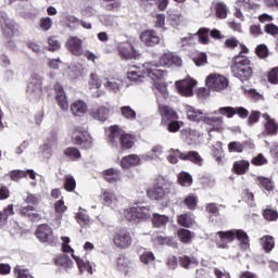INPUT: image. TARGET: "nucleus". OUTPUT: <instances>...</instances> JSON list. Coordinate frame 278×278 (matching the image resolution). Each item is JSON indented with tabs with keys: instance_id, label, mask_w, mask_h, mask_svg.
<instances>
[{
	"instance_id": "obj_1",
	"label": "nucleus",
	"mask_w": 278,
	"mask_h": 278,
	"mask_svg": "<svg viewBox=\"0 0 278 278\" xmlns=\"http://www.w3.org/2000/svg\"><path fill=\"white\" fill-rule=\"evenodd\" d=\"M217 236L219 238L217 242L219 249H229V242H233L236 239L240 242V247L243 251L249 249V235L242 229L218 231Z\"/></svg>"
},
{
	"instance_id": "obj_2",
	"label": "nucleus",
	"mask_w": 278,
	"mask_h": 278,
	"mask_svg": "<svg viewBox=\"0 0 278 278\" xmlns=\"http://www.w3.org/2000/svg\"><path fill=\"white\" fill-rule=\"evenodd\" d=\"M148 77L151 79L153 88L161 93L164 99H168V87L166 86V77L168 72L160 68H148Z\"/></svg>"
},
{
	"instance_id": "obj_3",
	"label": "nucleus",
	"mask_w": 278,
	"mask_h": 278,
	"mask_svg": "<svg viewBox=\"0 0 278 278\" xmlns=\"http://www.w3.org/2000/svg\"><path fill=\"white\" fill-rule=\"evenodd\" d=\"M231 73L233 77L240 79V81H248L253 75V70L251 68V61L244 55H238L235 58V63L231 66Z\"/></svg>"
},
{
	"instance_id": "obj_4",
	"label": "nucleus",
	"mask_w": 278,
	"mask_h": 278,
	"mask_svg": "<svg viewBox=\"0 0 278 278\" xmlns=\"http://www.w3.org/2000/svg\"><path fill=\"white\" fill-rule=\"evenodd\" d=\"M26 94L29 101L36 102L42 99V76L40 74H31L28 79Z\"/></svg>"
},
{
	"instance_id": "obj_5",
	"label": "nucleus",
	"mask_w": 278,
	"mask_h": 278,
	"mask_svg": "<svg viewBox=\"0 0 278 278\" xmlns=\"http://www.w3.org/2000/svg\"><path fill=\"white\" fill-rule=\"evenodd\" d=\"M113 244L116 249L125 251L131 247L134 239L127 229H117L113 233Z\"/></svg>"
},
{
	"instance_id": "obj_6",
	"label": "nucleus",
	"mask_w": 278,
	"mask_h": 278,
	"mask_svg": "<svg viewBox=\"0 0 278 278\" xmlns=\"http://www.w3.org/2000/svg\"><path fill=\"white\" fill-rule=\"evenodd\" d=\"M150 64L152 68H157V66H163L165 68H170V66H181V58L174 52L167 51L160 56L159 61H153Z\"/></svg>"
},
{
	"instance_id": "obj_7",
	"label": "nucleus",
	"mask_w": 278,
	"mask_h": 278,
	"mask_svg": "<svg viewBox=\"0 0 278 278\" xmlns=\"http://www.w3.org/2000/svg\"><path fill=\"white\" fill-rule=\"evenodd\" d=\"M149 68L155 67H153L151 63H146L141 67L136 65L130 66L127 72L129 81H132V84H141V81H144V75L149 76Z\"/></svg>"
},
{
	"instance_id": "obj_8",
	"label": "nucleus",
	"mask_w": 278,
	"mask_h": 278,
	"mask_svg": "<svg viewBox=\"0 0 278 278\" xmlns=\"http://www.w3.org/2000/svg\"><path fill=\"white\" fill-rule=\"evenodd\" d=\"M72 139L75 144H78L81 149H92V137L79 126L73 129Z\"/></svg>"
},
{
	"instance_id": "obj_9",
	"label": "nucleus",
	"mask_w": 278,
	"mask_h": 278,
	"mask_svg": "<svg viewBox=\"0 0 278 278\" xmlns=\"http://www.w3.org/2000/svg\"><path fill=\"white\" fill-rule=\"evenodd\" d=\"M205 84L210 90L223 92V90H227L229 80L220 74H211L206 77Z\"/></svg>"
},
{
	"instance_id": "obj_10",
	"label": "nucleus",
	"mask_w": 278,
	"mask_h": 278,
	"mask_svg": "<svg viewBox=\"0 0 278 278\" xmlns=\"http://www.w3.org/2000/svg\"><path fill=\"white\" fill-rule=\"evenodd\" d=\"M35 236L42 243L55 244L58 242V238L53 236V229L47 224L39 225Z\"/></svg>"
},
{
	"instance_id": "obj_11",
	"label": "nucleus",
	"mask_w": 278,
	"mask_h": 278,
	"mask_svg": "<svg viewBox=\"0 0 278 278\" xmlns=\"http://www.w3.org/2000/svg\"><path fill=\"white\" fill-rule=\"evenodd\" d=\"M117 51L122 60H138L140 58V52L130 42L118 43Z\"/></svg>"
},
{
	"instance_id": "obj_12",
	"label": "nucleus",
	"mask_w": 278,
	"mask_h": 278,
	"mask_svg": "<svg viewBox=\"0 0 278 278\" xmlns=\"http://www.w3.org/2000/svg\"><path fill=\"white\" fill-rule=\"evenodd\" d=\"M210 29L208 28H200L197 34H189L187 37H182L180 39V47H188V45H192V40L194 38V36L199 37V41L202 45H207V42H210Z\"/></svg>"
},
{
	"instance_id": "obj_13",
	"label": "nucleus",
	"mask_w": 278,
	"mask_h": 278,
	"mask_svg": "<svg viewBox=\"0 0 278 278\" xmlns=\"http://www.w3.org/2000/svg\"><path fill=\"white\" fill-rule=\"evenodd\" d=\"M197 86V80L192 78H186L180 81H176V88L182 97H192L194 94V87Z\"/></svg>"
},
{
	"instance_id": "obj_14",
	"label": "nucleus",
	"mask_w": 278,
	"mask_h": 278,
	"mask_svg": "<svg viewBox=\"0 0 278 278\" xmlns=\"http://www.w3.org/2000/svg\"><path fill=\"white\" fill-rule=\"evenodd\" d=\"M262 116L265 121L264 123L265 130L258 135V138H264L266 136H277V131H278L277 122L270 118V115H268V113H265Z\"/></svg>"
},
{
	"instance_id": "obj_15",
	"label": "nucleus",
	"mask_w": 278,
	"mask_h": 278,
	"mask_svg": "<svg viewBox=\"0 0 278 278\" xmlns=\"http://www.w3.org/2000/svg\"><path fill=\"white\" fill-rule=\"evenodd\" d=\"M139 38L146 47H155V45H160L162 40L153 29L143 30Z\"/></svg>"
},
{
	"instance_id": "obj_16",
	"label": "nucleus",
	"mask_w": 278,
	"mask_h": 278,
	"mask_svg": "<svg viewBox=\"0 0 278 278\" xmlns=\"http://www.w3.org/2000/svg\"><path fill=\"white\" fill-rule=\"evenodd\" d=\"M101 201L103 205H106L112 210H116V207H118V198L112 190H104L101 194Z\"/></svg>"
},
{
	"instance_id": "obj_17",
	"label": "nucleus",
	"mask_w": 278,
	"mask_h": 278,
	"mask_svg": "<svg viewBox=\"0 0 278 278\" xmlns=\"http://www.w3.org/2000/svg\"><path fill=\"white\" fill-rule=\"evenodd\" d=\"M54 90L56 93L58 105L63 112H68V99L66 98V92H64V88L62 87V85L55 84Z\"/></svg>"
},
{
	"instance_id": "obj_18",
	"label": "nucleus",
	"mask_w": 278,
	"mask_h": 278,
	"mask_svg": "<svg viewBox=\"0 0 278 278\" xmlns=\"http://www.w3.org/2000/svg\"><path fill=\"white\" fill-rule=\"evenodd\" d=\"M186 113L188 121H192V123H204L207 114L194 106H187Z\"/></svg>"
},
{
	"instance_id": "obj_19",
	"label": "nucleus",
	"mask_w": 278,
	"mask_h": 278,
	"mask_svg": "<svg viewBox=\"0 0 278 278\" xmlns=\"http://www.w3.org/2000/svg\"><path fill=\"white\" fill-rule=\"evenodd\" d=\"M81 39L79 37L72 36L66 41V49L67 51H71L73 55H81L83 49H81Z\"/></svg>"
},
{
	"instance_id": "obj_20",
	"label": "nucleus",
	"mask_w": 278,
	"mask_h": 278,
	"mask_svg": "<svg viewBox=\"0 0 278 278\" xmlns=\"http://www.w3.org/2000/svg\"><path fill=\"white\" fill-rule=\"evenodd\" d=\"M102 175L109 184H118V181L123 180V175L121 174V169L117 168H109L102 172Z\"/></svg>"
},
{
	"instance_id": "obj_21",
	"label": "nucleus",
	"mask_w": 278,
	"mask_h": 278,
	"mask_svg": "<svg viewBox=\"0 0 278 278\" xmlns=\"http://www.w3.org/2000/svg\"><path fill=\"white\" fill-rule=\"evenodd\" d=\"M0 25L4 34L12 36V33L14 31V21L10 20L8 13L3 11H0Z\"/></svg>"
},
{
	"instance_id": "obj_22",
	"label": "nucleus",
	"mask_w": 278,
	"mask_h": 278,
	"mask_svg": "<svg viewBox=\"0 0 278 278\" xmlns=\"http://www.w3.org/2000/svg\"><path fill=\"white\" fill-rule=\"evenodd\" d=\"M121 166L124 170L134 168V166H140V156H138V154L123 156L121 160Z\"/></svg>"
},
{
	"instance_id": "obj_23",
	"label": "nucleus",
	"mask_w": 278,
	"mask_h": 278,
	"mask_svg": "<svg viewBox=\"0 0 278 278\" xmlns=\"http://www.w3.org/2000/svg\"><path fill=\"white\" fill-rule=\"evenodd\" d=\"M90 116L94 118V121H100V123H105V121L110 118V108L99 106L98 109H93L90 111Z\"/></svg>"
},
{
	"instance_id": "obj_24",
	"label": "nucleus",
	"mask_w": 278,
	"mask_h": 278,
	"mask_svg": "<svg viewBox=\"0 0 278 278\" xmlns=\"http://www.w3.org/2000/svg\"><path fill=\"white\" fill-rule=\"evenodd\" d=\"M71 112L73 116H84L88 114V104L84 100H76L71 104Z\"/></svg>"
},
{
	"instance_id": "obj_25",
	"label": "nucleus",
	"mask_w": 278,
	"mask_h": 278,
	"mask_svg": "<svg viewBox=\"0 0 278 278\" xmlns=\"http://www.w3.org/2000/svg\"><path fill=\"white\" fill-rule=\"evenodd\" d=\"M157 103L160 102V98H156ZM159 112L162 118H166V121H175L177 119V112L173 110L170 106L162 105L159 103Z\"/></svg>"
},
{
	"instance_id": "obj_26",
	"label": "nucleus",
	"mask_w": 278,
	"mask_h": 278,
	"mask_svg": "<svg viewBox=\"0 0 278 278\" xmlns=\"http://www.w3.org/2000/svg\"><path fill=\"white\" fill-rule=\"evenodd\" d=\"M36 212V207L28 205V206H22L20 208V213L22 214V216H26L27 218H29L30 220L34 222H38V220H42V215H40L39 213H34Z\"/></svg>"
},
{
	"instance_id": "obj_27",
	"label": "nucleus",
	"mask_w": 278,
	"mask_h": 278,
	"mask_svg": "<svg viewBox=\"0 0 278 278\" xmlns=\"http://www.w3.org/2000/svg\"><path fill=\"white\" fill-rule=\"evenodd\" d=\"M104 88H106L109 92H114L116 94L117 92H121V89L123 88V80L119 78H108L104 83Z\"/></svg>"
},
{
	"instance_id": "obj_28",
	"label": "nucleus",
	"mask_w": 278,
	"mask_h": 278,
	"mask_svg": "<svg viewBox=\"0 0 278 278\" xmlns=\"http://www.w3.org/2000/svg\"><path fill=\"white\" fill-rule=\"evenodd\" d=\"M152 240L154 242V244H166L167 247H172V249H177L178 243L177 240H175L173 237H164V236H153Z\"/></svg>"
},
{
	"instance_id": "obj_29",
	"label": "nucleus",
	"mask_w": 278,
	"mask_h": 278,
	"mask_svg": "<svg viewBox=\"0 0 278 278\" xmlns=\"http://www.w3.org/2000/svg\"><path fill=\"white\" fill-rule=\"evenodd\" d=\"M169 193L170 192L162 189L156 185L147 191L149 199H154V201H162V199H164L166 194H169Z\"/></svg>"
},
{
	"instance_id": "obj_30",
	"label": "nucleus",
	"mask_w": 278,
	"mask_h": 278,
	"mask_svg": "<svg viewBox=\"0 0 278 278\" xmlns=\"http://www.w3.org/2000/svg\"><path fill=\"white\" fill-rule=\"evenodd\" d=\"M27 175L29 176L30 179L35 181L36 172H34V169H27L26 172L21 169L13 170L11 173V179L12 181H18L20 179H23V177H26Z\"/></svg>"
},
{
	"instance_id": "obj_31",
	"label": "nucleus",
	"mask_w": 278,
	"mask_h": 278,
	"mask_svg": "<svg viewBox=\"0 0 278 278\" xmlns=\"http://www.w3.org/2000/svg\"><path fill=\"white\" fill-rule=\"evenodd\" d=\"M121 136H123V132H121V128H118V126L110 127L109 142L112 144V147H118Z\"/></svg>"
},
{
	"instance_id": "obj_32",
	"label": "nucleus",
	"mask_w": 278,
	"mask_h": 278,
	"mask_svg": "<svg viewBox=\"0 0 278 278\" xmlns=\"http://www.w3.org/2000/svg\"><path fill=\"white\" fill-rule=\"evenodd\" d=\"M162 153H164V148H162V146H154L150 152L141 155V160H144V162H151V160H157Z\"/></svg>"
},
{
	"instance_id": "obj_33",
	"label": "nucleus",
	"mask_w": 278,
	"mask_h": 278,
	"mask_svg": "<svg viewBox=\"0 0 278 278\" xmlns=\"http://www.w3.org/2000/svg\"><path fill=\"white\" fill-rule=\"evenodd\" d=\"M181 160H188L189 162H192L198 166H201L203 164V157H201V155L197 151H189L187 153H182Z\"/></svg>"
},
{
	"instance_id": "obj_34",
	"label": "nucleus",
	"mask_w": 278,
	"mask_h": 278,
	"mask_svg": "<svg viewBox=\"0 0 278 278\" xmlns=\"http://www.w3.org/2000/svg\"><path fill=\"white\" fill-rule=\"evenodd\" d=\"M168 223H170V218L168 216L157 214V213L153 214V218H152L153 227H156V228L166 227Z\"/></svg>"
},
{
	"instance_id": "obj_35",
	"label": "nucleus",
	"mask_w": 278,
	"mask_h": 278,
	"mask_svg": "<svg viewBox=\"0 0 278 278\" xmlns=\"http://www.w3.org/2000/svg\"><path fill=\"white\" fill-rule=\"evenodd\" d=\"M73 258L75 260L80 273H89V275H92V264H90L89 261H84L79 256L75 255H73Z\"/></svg>"
},
{
	"instance_id": "obj_36",
	"label": "nucleus",
	"mask_w": 278,
	"mask_h": 278,
	"mask_svg": "<svg viewBox=\"0 0 278 278\" xmlns=\"http://www.w3.org/2000/svg\"><path fill=\"white\" fill-rule=\"evenodd\" d=\"M56 266H61L62 268H65V270H71L73 268V261L68 255L61 254L55 258Z\"/></svg>"
},
{
	"instance_id": "obj_37",
	"label": "nucleus",
	"mask_w": 278,
	"mask_h": 278,
	"mask_svg": "<svg viewBox=\"0 0 278 278\" xmlns=\"http://www.w3.org/2000/svg\"><path fill=\"white\" fill-rule=\"evenodd\" d=\"M204 124L214 127V129H220V127H223V116L210 117V114L206 113Z\"/></svg>"
},
{
	"instance_id": "obj_38",
	"label": "nucleus",
	"mask_w": 278,
	"mask_h": 278,
	"mask_svg": "<svg viewBox=\"0 0 278 278\" xmlns=\"http://www.w3.org/2000/svg\"><path fill=\"white\" fill-rule=\"evenodd\" d=\"M262 248L266 253H270L275 249V238L271 236H264L261 238Z\"/></svg>"
},
{
	"instance_id": "obj_39",
	"label": "nucleus",
	"mask_w": 278,
	"mask_h": 278,
	"mask_svg": "<svg viewBox=\"0 0 278 278\" xmlns=\"http://www.w3.org/2000/svg\"><path fill=\"white\" fill-rule=\"evenodd\" d=\"M156 186L165 190V192H170V189L173 188V181H170V179L167 177L159 176L156 178Z\"/></svg>"
},
{
	"instance_id": "obj_40",
	"label": "nucleus",
	"mask_w": 278,
	"mask_h": 278,
	"mask_svg": "<svg viewBox=\"0 0 278 278\" xmlns=\"http://www.w3.org/2000/svg\"><path fill=\"white\" fill-rule=\"evenodd\" d=\"M134 136L129 135V134H122L121 138H119V143L122 149H131V147H134Z\"/></svg>"
},
{
	"instance_id": "obj_41",
	"label": "nucleus",
	"mask_w": 278,
	"mask_h": 278,
	"mask_svg": "<svg viewBox=\"0 0 278 278\" xmlns=\"http://www.w3.org/2000/svg\"><path fill=\"white\" fill-rule=\"evenodd\" d=\"M215 12L217 18H227V14H229V9L227 4L223 2L215 3Z\"/></svg>"
},
{
	"instance_id": "obj_42",
	"label": "nucleus",
	"mask_w": 278,
	"mask_h": 278,
	"mask_svg": "<svg viewBox=\"0 0 278 278\" xmlns=\"http://www.w3.org/2000/svg\"><path fill=\"white\" fill-rule=\"evenodd\" d=\"M178 224L181 225V227H192V225H194V216L188 213L179 215Z\"/></svg>"
},
{
	"instance_id": "obj_43",
	"label": "nucleus",
	"mask_w": 278,
	"mask_h": 278,
	"mask_svg": "<svg viewBox=\"0 0 278 278\" xmlns=\"http://www.w3.org/2000/svg\"><path fill=\"white\" fill-rule=\"evenodd\" d=\"M250 163L249 161H237L233 164V170L237 175H244L249 170Z\"/></svg>"
},
{
	"instance_id": "obj_44",
	"label": "nucleus",
	"mask_w": 278,
	"mask_h": 278,
	"mask_svg": "<svg viewBox=\"0 0 278 278\" xmlns=\"http://www.w3.org/2000/svg\"><path fill=\"white\" fill-rule=\"evenodd\" d=\"M178 184L185 188H190L192 186V176L189 173L181 172L178 174Z\"/></svg>"
},
{
	"instance_id": "obj_45",
	"label": "nucleus",
	"mask_w": 278,
	"mask_h": 278,
	"mask_svg": "<svg viewBox=\"0 0 278 278\" xmlns=\"http://www.w3.org/2000/svg\"><path fill=\"white\" fill-rule=\"evenodd\" d=\"M76 220L80 227H90L91 225L90 216L86 212H78L76 214Z\"/></svg>"
},
{
	"instance_id": "obj_46",
	"label": "nucleus",
	"mask_w": 278,
	"mask_h": 278,
	"mask_svg": "<svg viewBox=\"0 0 278 278\" xmlns=\"http://www.w3.org/2000/svg\"><path fill=\"white\" fill-rule=\"evenodd\" d=\"M211 114H222V116H226L227 118H233L236 115V109L231 106H223L217 111H213Z\"/></svg>"
},
{
	"instance_id": "obj_47",
	"label": "nucleus",
	"mask_w": 278,
	"mask_h": 278,
	"mask_svg": "<svg viewBox=\"0 0 278 278\" xmlns=\"http://www.w3.org/2000/svg\"><path fill=\"white\" fill-rule=\"evenodd\" d=\"M212 155L218 164L223 162V143L220 141H217L216 144L213 146Z\"/></svg>"
},
{
	"instance_id": "obj_48",
	"label": "nucleus",
	"mask_w": 278,
	"mask_h": 278,
	"mask_svg": "<svg viewBox=\"0 0 278 278\" xmlns=\"http://www.w3.org/2000/svg\"><path fill=\"white\" fill-rule=\"evenodd\" d=\"M181 136L187 140V142H194L199 137V131H197V129L187 128L181 131Z\"/></svg>"
},
{
	"instance_id": "obj_49",
	"label": "nucleus",
	"mask_w": 278,
	"mask_h": 278,
	"mask_svg": "<svg viewBox=\"0 0 278 278\" xmlns=\"http://www.w3.org/2000/svg\"><path fill=\"white\" fill-rule=\"evenodd\" d=\"M181 155H184V152L179 151V149H170L168 151L167 162H169V164H177L179 159L181 160Z\"/></svg>"
},
{
	"instance_id": "obj_50",
	"label": "nucleus",
	"mask_w": 278,
	"mask_h": 278,
	"mask_svg": "<svg viewBox=\"0 0 278 278\" xmlns=\"http://www.w3.org/2000/svg\"><path fill=\"white\" fill-rule=\"evenodd\" d=\"M101 78H99L97 74L91 73L88 81L90 90H99V88H101Z\"/></svg>"
},
{
	"instance_id": "obj_51",
	"label": "nucleus",
	"mask_w": 278,
	"mask_h": 278,
	"mask_svg": "<svg viewBox=\"0 0 278 278\" xmlns=\"http://www.w3.org/2000/svg\"><path fill=\"white\" fill-rule=\"evenodd\" d=\"M136 210L139 220H147V218H151V208L148 206H136Z\"/></svg>"
},
{
	"instance_id": "obj_52",
	"label": "nucleus",
	"mask_w": 278,
	"mask_h": 278,
	"mask_svg": "<svg viewBox=\"0 0 278 278\" xmlns=\"http://www.w3.org/2000/svg\"><path fill=\"white\" fill-rule=\"evenodd\" d=\"M181 13L177 11H168V21L172 23L174 27H177L178 25H181Z\"/></svg>"
},
{
	"instance_id": "obj_53",
	"label": "nucleus",
	"mask_w": 278,
	"mask_h": 278,
	"mask_svg": "<svg viewBox=\"0 0 278 278\" xmlns=\"http://www.w3.org/2000/svg\"><path fill=\"white\" fill-rule=\"evenodd\" d=\"M124 216H125L126 220H129V223H136L139 220L136 206L125 210Z\"/></svg>"
},
{
	"instance_id": "obj_54",
	"label": "nucleus",
	"mask_w": 278,
	"mask_h": 278,
	"mask_svg": "<svg viewBox=\"0 0 278 278\" xmlns=\"http://www.w3.org/2000/svg\"><path fill=\"white\" fill-rule=\"evenodd\" d=\"M178 238L180 242H184V244H190V242H192V232L188 229H179Z\"/></svg>"
},
{
	"instance_id": "obj_55",
	"label": "nucleus",
	"mask_w": 278,
	"mask_h": 278,
	"mask_svg": "<svg viewBox=\"0 0 278 278\" xmlns=\"http://www.w3.org/2000/svg\"><path fill=\"white\" fill-rule=\"evenodd\" d=\"M121 114L127 121H136V111L131 106H122Z\"/></svg>"
},
{
	"instance_id": "obj_56",
	"label": "nucleus",
	"mask_w": 278,
	"mask_h": 278,
	"mask_svg": "<svg viewBox=\"0 0 278 278\" xmlns=\"http://www.w3.org/2000/svg\"><path fill=\"white\" fill-rule=\"evenodd\" d=\"M184 203L186 207H188V210H195L197 203H199V199L197 198V195L190 193L185 198Z\"/></svg>"
},
{
	"instance_id": "obj_57",
	"label": "nucleus",
	"mask_w": 278,
	"mask_h": 278,
	"mask_svg": "<svg viewBox=\"0 0 278 278\" xmlns=\"http://www.w3.org/2000/svg\"><path fill=\"white\" fill-rule=\"evenodd\" d=\"M66 21H67L66 26L68 27V29H71V31H75V29H79L80 20L78 17H76L75 15H68L66 17Z\"/></svg>"
},
{
	"instance_id": "obj_58",
	"label": "nucleus",
	"mask_w": 278,
	"mask_h": 278,
	"mask_svg": "<svg viewBox=\"0 0 278 278\" xmlns=\"http://www.w3.org/2000/svg\"><path fill=\"white\" fill-rule=\"evenodd\" d=\"M76 186H77V182L75 181V177H73L72 175H66L65 184H64L65 190L67 192H73L75 191Z\"/></svg>"
},
{
	"instance_id": "obj_59",
	"label": "nucleus",
	"mask_w": 278,
	"mask_h": 278,
	"mask_svg": "<svg viewBox=\"0 0 278 278\" xmlns=\"http://www.w3.org/2000/svg\"><path fill=\"white\" fill-rule=\"evenodd\" d=\"M64 155L70 157V160H79L81 157V152L77 148H67L64 150Z\"/></svg>"
},
{
	"instance_id": "obj_60",
	"label": "nucleus",
	"mask_w": 278,
	"mask_h": 278,
	"mask_svg": "<svg viewBox=\"0 0 278 278\" xmlns=\"http://www.w3.org/2000/svg\"><path fill=\"white\" fill-rule=\"evenodd\" d=\"M257 181L261 188H263L267 192H270V190H273V180H270V178L260 176L257 177Z\"/></svg>"
},
{
	"instance_id": "obj_61",
	"label": "nucleus",
	"mask_w": 278,
	"mask_h": 278,
	"mask_svg": "<svg viewBox=\"0 0 278 278\" xmlns=\"http://www.w3.org/2000/svg\"><path fill=\"white\" fill-rule=\"evenodd\" d=\"M180 265L182 268H190V266H198L199 261L197 258H190L188 256L180 257Z\"/></svg>"
},
{
	"instance_id": "obj_62",
	"label": "nucleus",
	"mask_w": 278,
	"mask_h": 278,
	"mask_svg": "<svg viewBox=\"0 0 278 278\" xmlns=\"http://www.w3.org/2000/svg\"><path fill=\"white\" fill-rule=\"evenodd\" d=\"M117 268L123 273H127V270H129V258L126 256H119L117 258Z\"/></svg>"
},
{
	"instance_id": "obj_63",
	"label": "nucleus",
	"mask_w": 278,
	"mask_h": 278,
	"mask_svg": "<svg viewBox=\"0 0 278 278\" xmlns=\"http://www.w3.org/2000/svg\"><path fill=\"white\" fill-rule=\"evenodd\" d=\"M66 210L67 207L66 205H64V200H58L54 203V211L58 218H62V215L64 214V212H66Z\"/></svg>"
},
{
	"instance_id": "obj_64",
	"label": "nucleus",
	"mask_w": 278,
	"mask_h": 278,
	"mask_svg": "<svg viewBox=\"0 0 278 278\" xmlns=\"http://www.w3.org/2000/svg\"><path fill=\"white\" fill-rule=\"evenodd\" d=\"M100 21L101 24L106 27H114V25H116V16L114 15H102L100 16Z\"/></svg>"
}]
</instances>
